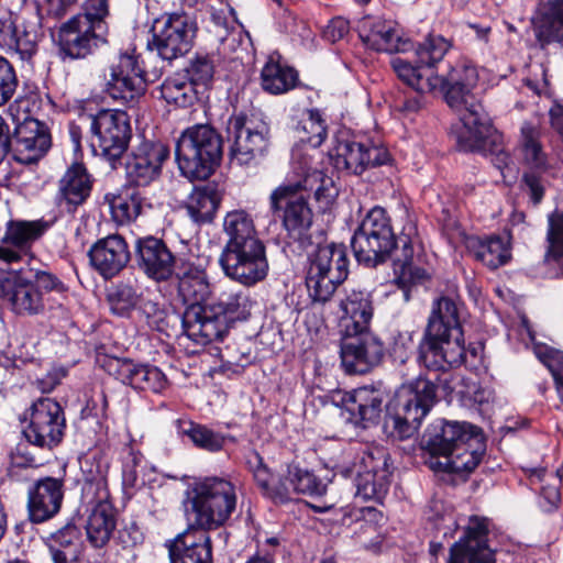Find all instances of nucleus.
Returning a JSON list of instances; mask_svg holds the SVG:
<instances>
[{
  "label": "nucleus",
  "mask_w": 563,
  "mask_h": 563,
  "mask_svg": "<svg viewBox=\"0 0 563 563\" xmlns=\"http://www.w3.org/2000/svg\"><path fill=\"white\" fill-rule=\"evenodd\" d=\"M330 157L339 170L362 175L366 169L386 165L390 161L386 147L369 140L340 139L330 152Z\"/></svg>",
  "instance_id": "19"
},
{
  "label": "nucleus",
  "mask_w": 563,
  "mask_h": 563,
  "mask_svg": "<svg viewBox=\"0 0 563 563\" xmlns=\"http://www.w3.org/2000/svg\"><path fill=\"white\" fill-rule=\"evenodd\" d=\"M108 468V464L98 462L95 472H86L81 489L82 500L91 506L85 528L87 540L95 549L104 548L117 529V509L110 501Z\"/></svg>",
  "instance_id": "7"
},
{
  "label": "nucleus",
  "mask_w": 563,
  "mask_h": 563,
  "mask_svg": "<svg viewBox=\"0 0 563 563\" xmlns=\"http://www.w3.org/2000/svg\"><path fill=\"white\" fill-rule=\"evenodd\" d=\"M92 147L114 165L129 147L132 128L129 114L118 109H101L90 115Z\"/></svg>",
  "instance_id": "12"
},
{
  "label": "nucleus",
  "mask_w": 563,
  "mask_h": 563,
  "mask_svg": "<svg viewBox=\"0 0 563 563\" xmlns=\"http://www.w3.org/2000/svg\"><path fill=\"white\" fill-rule=\"evenodd\" d=\"M167 387L168 379L166 375L157 366L143 363L136 378L135 390L162 394Z\"/></svg>",
  "instance_id": "62"
},
{
  "label": "nucleus",
  "mask_w": 563,
  "mask_h": 563,
  "mask_svg": "<svg viewBox=\"0 0 563 563\" xmlns=\"http://www.w3.org/2000/svg\"><path fill=\"white\" fill-rule=\"evenodd\" d=\"M453 46V41L440 34H429L416 48L417 63L424 65L428 70L441 62Z\"/></svg>",
  "instance_id": "49"
},
{
  "label": "nucleus",
  "mask_w": 563,
  "mask_h": 563,
  "mask_svg": "<svg viewBox=\"0 0 563 563\" xmlns=\"http://www.w3.org/2000/svg\"><path fill=\"white\" fill-rule=\"evenodd\" d=\"M437 401L438 384L431 377L419 375L386 406L384 431L398 440L410 438Z\"/></svg>",
  "instance_id": "4"
},
{
  "label": "nucleus",
  "mask_w": 563,
  "mask_h": 563,
  "mask_svg": "<svg viewBox=\"0 0 563 563\" xmlns=\"http://www.w3.org/2000/svg\"><path fill=\"white\" fill-rule=\"evenodd\" d=\"M459 123L451 130L455 139L456 147L462 152H479L486 146V140L490 135L493 125L482 104L463 108L457 111Z\"/></svg>",
  "instance_id": "29"
},
{
  "label": "nucleus",
  "mask_w": 563,
  "mask_h": 563,
  "mask_svg": "<svg viewBox=\"0 0 563 563\" xmlns=\"http://www.w3.org/2000/svg\"><path fill=\"white\" fill-rule=\"evenodd\" d=\"M424 449L444 462H431L430 467L444 473L473 472L482 461L486 445L481 429L468 422L439 420L423 435Z\"/></svg>",
  "instance_id": "2"
},
{
  "label": "nucleus",
  "mask_w": 563,
  "mask_h": 563,
  "mask_svg": "<svg viewBox=\"0 0 563 563\" xmlns=\"http://www.w3.org/2000/svg\"><path fill=\"white\" fill-rule=\"evenodd\" d=\"M161 97L177 108H188L198 100V89L185 76L176 74L167 77L161 85Z\"/></svg>",
  "instance_id": "45"
},
{
  "label": "nucleus",
  "mask_w": 563,
  "mask_h": 563,
  "mask_svg": "<svg viewBox=\"0 0 563 563\" xmlns=\"http://www.w3.org/2000/svg\"><path fill=\"white\" fill-rule=\"evenodd\" d=\"M47 229L48 224L44 221H8L0 243V261L12 264L27 260V267L44 266L31 255V250Z\"/></svg>",
  "instance_id": "20"
},
{
  "label": "nucleus",
  "mask_w": 563,
  "mask_h": 563,
  "mask_svg": "<svg viewBox=\"0 0 563 563\" xmlns=\"http://www.w3.org/2000/svg\"><path fill=\"white\" fill-rule=\"evenodd\" d=\"M175 280L177 299L186 306L181 324L189 338L191 330L201 320L205 305L212 297V285L206 267L190 262H183Z\"/></svg>",
  "instance_id": "13"
},
{
  "label": "nucleus",
  "mask_w": 563,
  "mask_h": 563,
  "mask_svg": "<svg viewBox=\"0 0 563 563\" xmlns=\"http://www.w3.org/2000/svg\"><path fill=\"white\" fill-rule=\"evenodd\" d=\"M391 67L398 78L416 92H432L440 81L438 75L428 70L424 65L417 63V60L412 64L402 57H395L391 59Z\"/></svg>",
  "instance_id": "43"
},
{
  "label": "nucleus",
  "mask_w": 563,
  "mask_h": 563,
  "mask_svg": "<svg viewBox=\"0 0 563 563\" xmlns=\"http://www.w3.org/2000/svg\"><path fill=\"white\" fill-rule=\"evenodd\" d=\"M135 310L139 320L144 322L151 330L166 332L168 328V311L166 306L157 298L142 295Z\"/></svg>",
  "instance_id": "53"
},
{
  "label": "nucleus",
  "mask_w": 563,
  "mask_h": 563,
  "mask_svg": "<svg viewBox=\"0 0 563 563\" xmlns=\"http://www.w3.org/2000/svg\"><path fill=\"white\" fill-rule=\"evenodd\" d=\"M236 488L230 479L205 477L194 487L192 525L207 531L216 530L228 522L236 509Z\"/></svg>",
  "instance_id": "8"
},
{
  "label": "nucleus",
  "mask_w": 563,
  "mask_h": 563,
  "mask_svg": "<svg viewBox=\"0 0 563 563\" xmlns=\"http://www.w3.org/2000/svg\"><path fill=\"white\" fill-rule=\"evenodd\" d=\"M386 351L382 339L369 329L345 334L341 344V363L347 374H367L382 364Z\"/></svg>",
  "instance_id": "21"
},
{
  "label": "nucleus",
  "mask_w": 563,
  "mask_h": 563,
  "mask_svg": "<svg viewBox=\"0 0 563 563\" xmlns=\"http://www.w3.org/2000/svg\"><path fill=\"white\" fill-rule=\"evenodd\" d=\"M300 185V191L313 192L316 200L329 207L339 195V189L333 179L322 170H308L301 180L294 183Z\"/></svg>",
  "instance_id": "47"
},
{
  "label": "nucleus",
  "mask_w": 563,
  "mask_h": 563,
  "mask_svg": "<svg viewBox=\"0 0 563 563\" xmlns=\"http://www.w3.org/2000/svg\"><path fill=\"white\" fill-rule=\"evenodd\" d=\"M19 151H26L30 155L26 162L37 161L51 147V134L45 123L36 119H26L14 130Z\"/></svg>",
  "instance_id": "40"
},
{
  "label": "nucleus",
  "mask_w": 563,
  "mask_h": 563,
  "mask_svg": "<svg viewBox=\"0 0 563 563\" xmlns=\"http://www.w3.org/2000/svg\"><path fill=\"white\" fill-rule=\"evenodd\" d=\"M419 242L417 220L407 210L397 236L390 218L382 207L372 208L351 239V247L358 264L373 268L393 260L394 284L409 300L410 288L429 279L426 269L413 263L415 244Z\"/></svg>",
  "instance_id": "1"
},
{
  "label": "nucleus",
  "mask_w": 563,
  "mask_h": 563,
  "mask_svg": "<svg viewBox=\"0 0 563 563\" xmlns=\"http://www.w3.org/2000/svg\"><path fill=\"white\" fill-rule=\"evenodd\" d=\"M245 466L246 470L252 474L255 484L265 496L269 490L274 479L271 468L264 462L262 455L255 450H250L245 454Z\"/></svg>",
  "instance_id": "60"
},
{
  "label": "nucleus",
  "mask_w": 563,
  "mask_h": 563,
  "mask_svg": "<svg viewBox=\"0 0 563 563\" xmlns=\"http://www.w3.org/2000/svg\"><path fill=\"white\" fill-rule=\"evenodd\" d=\"M44 266L22 267L12 272L0 269V299L18 316H40L60 307L54 295H64L67 286Z\"/></svg>",
  "instance_id": "3"
},
{
  "label": "nucleus",
  "mask_w": 563,
  "mask_h": 563,
  "mask_svg": "<svg viewBox=\"0 0 563 563\" xmlns=\"http://www.w3.org/2000/svg\"><path fill=\"white\" fill-rule=\"evenodd\" d=\"M209 531L191 525L186 531L165 542L170 563H213Z\"/></svg>",
  "instance_id": "31"
},
{
  "label": "nucleus",
  "mask_w": 563,
  "mask_h": 563,
  "mask_svg": "<svg viewBox=\"0 0 563 563\" xmlns=\"http://www.w3.org/2000/svg\"><path fill=\"white\" fill-rule=\"evenodd\" d=\"M104 91L114 102L134 108L147 89L146 71L139 55L120 54L117 63L109 66Z\"/></svg>",
  "instance_id": "15"
},
{
  "label": "nucleus",
  "mask_w": 563,
  "mask_h": 563,
  "mask_svg": "<svg viewBox=\"0 0 563 563\" xmlns=\"http://www.w3.org/2000/svg\"><path fill=\"white\" fill-rule=\"evenodd\" d=\"M104 200L109 203L112 219L118 224H129L142 214L146 198L140 188L128 183L117 194H107Z\"/></svg>",
  "instance_id": "38"
},
{
  "label": "nucleus",
  "mask_w": 563,
  "mask_h": 563,
  "mask_svg": "<svg viewBox=\"0 0 563 563\" xmlns=\"http://www.w3.org/2000/svg\"><path fill=\"white\" fill-rule=\"evenodd\" d=\"M549 243L545 252L547 260L558 261L563 257V212L555 219L549 221V230L547 234Z\"/></svg>",
  "instance_id": "64"
},
{
  "label": "nucleus",
  "mask_w": 563,
  "mask_h": 563,
  "mask_svg": "<svg viewBox=\"0 0 563 563\" xmlns=\"http://www.w3.org/2000/svg\"><path fill=\"white\" fill-rule=\"evenodd\" d=\"M180 432L187 435L198 449L217 453L220 452L227 440L234 441L229 434L216 432L209 427L194 421L180 422Z\"/></svg>",
  "instance_id": "46"
},
{
  "label": "nucleus",
  "mask_w": 563,
  "mask_h": 563,
  "mask_svg": "<svg viewBox=\"0 0 563 563\" xmlns=\"http://www.w3.org/2000/svg\"><path fill=\"white\" fill-rule=\"evenodd\" d=\"M214 67V58L212 55L196 53L185 68V76L197 89L199 87L207 88L213 79Z\"/></svg>",
  "instance_id": "56"
},
{
  "label": "nucleus",
  "mask_w": 563,
  "mask_h": 563,
  "mask_svg": "<svg viewBox=\"0 0 563 563\" xmlns=\"http://www.w3.org/2000/svg\"><path fill=\"white\" fill-rule=\"evenodd\" d=\"M223 229L229 238L225 245L263 242L257 236L252 217L245 210L228 212L223 221Z\"/></svg>",
  "instance_id": "44"
},
{
  "label": "nucleus",
  "mask_w": 563,
  "mask_h": 563,
  "mask_svg": "<svg viewBox=\"0 0 563 563\" xmlns=\"http://www.w3.org/2000/svg\"><path fill=\"white\" fill-rule=\"evenodd\" d=\"M89 261L96 272L104 279L118 275L130 261V251L125 240L111 234L98 240L88 252Z\"/></svg>",
  "instance_id": "32"
},
{
  "label": "nucleus",
  "mask_w": 563,
  "mask_h": 563,
  "mask_svg": "<svg viewBox=\"0 0 563 563\" xmlns=\"http://www.w3.org/2000/svg\"><path fill=\"white\" fill-rule=\"evenodd\" d=\"M288 474L289 483L296 494L322 496L327 492V484L307 468L289 465Z\"/></svg>",
  "instance_id": "55"
},
{
  "label": "nucleus",
  "mask_w": 563,
  "mask_h": 563,
  "mask_svg": "<svg viewBox=\"0 0 563 563\" xmlns=\"http://www.w3.org/2000/svg\"><path fill=\"white\" fill-rule=\"evenodd\" d=\"M296 132L302 143L319 147L328 135V126L319 109H308L306 117L297 124Z\"/></svg>",
  "instance_id": "52"
},
{
  "label": "nucleus",
  "mask_w": 563,
  "mask_h": 563,
  "mask_svg": "<svg viewBox=\"0 0 563 563\" xmlns=\"http://www.w3.org/2000/svg\"><path fill=\"white\" fill-rule=\"evenodd\" d=\"M463 302L457 295L448 294L435 298L423 331L464 334L461 323Z\"/></svg>",
  "instance_id": "35"
},
{
  "label": "nucleus",
  "mask_w": 563,
  "mask_h": 563,
  "mask_svg": "<svg viewBox=\"0 0 563 563\" xmlns=\"http://www.w3.org/2000/svg\"><path fill=\"white\" fill-rule=\"evenodd\" d=\"M19 77L12 63L0 55V108L5 106L15 95Z\"/></svg>",
  "instance_id": "63"
},
{
  "label": "nucleus",
  "mask_w": 563,
  "mask_h": 563,
  "mask_svg": "<svg viewBox=\"0 0 563 563\" xmlns=\"http://www.w3.org/2000/svg\"><path fill=\"white\" fill-rule=\"evenodd\" d=\"M298 84L299 74L294 67L269 56L261 70V87L264 91L278 96L295 89Z\"/></svg>",
  "instance_id": "41"
},
{
  "label": "nucleus",
  "mask_w": 563,
  "mask_h": 563,
  "mask_svg": "<svg viewBox=\"0 0 563 563\" xmlns=\"http://www.w3.org/2000/svg\"><path fill=\"white\" fill-rule=\"evenodd\" d=\"M168 157L167 145L143 141L126 156L125 183L140 189L150 186L161 177L163 164Z\"/></svg>",
  "instance_id": "24"
},
{
  "label": "nucleus",
  "mask_w": 563,
  "mask_h": 563,
  "mask_svg": "<svg viewBox=\"0 0 563 563\" xmlns=\"http://www.w3.org/2000/svg\"><path fill=\"white\" fill-rule=\"evenodd\" d=\"M143 295L136 278H126L112 284L107 291V302L111 313L130 318Z\"/></svg>",
  "instance_id": "42"
},
{
  "label": "nucleus",
  "mask_w": 563,
  "mask_h": 563,
  "mask_svg": "<svg viewBox=\"0 0 563 563\" xmlns=\"http://www.w3.org/2000/svg\"><path fill=\"white\" fill-rule=\"evenodd\" d=\"M65 429L66 418L59 402L49 397H41L29 409V424L23 433L30 443L42 449H53L62 442Z\"/></svg>",
  "instance_id": "18"
},
{
  "label": "nucleus",
  "mask_w": 563,
  "mask_h": 563,
  "mask_svg": "<svg viewBox=\"0 0 563 563\" xmlns=\"http://www.w3.org/2000/svg\"><path fill=\"white\" fill-rule=\"evenodd\" d=\"M231 141L230 159L240 166H256L266 155L269 145V128L245 114L232 115L228 122Z\"/></svg>",
  "instance_id": "14"
},
{
  "label": "nucleus",
  "mask_w": 563,
  "mask_h": 563,
  "mask_svg": "<svg viewBox=\"0 0 563 563\" xmlns=\"http://www.w3.org/2000/svg\"><path fill=\"white\" fill-rule=\"evenodd\" d=\"M100 366L110 376L122 384L135 389L136 378L140 375L143 363H139L129 357H118L104 355L99 358Z\"/></svg>",
  "instance_id": "51"
},
{
  "label": "nucleus",
  "mask_w": 563,
  "mask_h": 563,
  "mask_svg": "<svg viewBox=\"0 0 563 563\" xmlns=\"http://www.w3.org/2000/svg\"><path fill=\"white\" fill-rule=\"evenodd\" d=\"M523 143V158L525 162L530 166L529 170H547L548 158L543 152L540 142L534 136L531 129H522Z\"/></svg>",
  "instance_id": "61"
},
{
  "label": "nucleus",
  "mask_w": 563,
  "mask_h": 563,
  "mask_svg": "<svg viewBox=\"0 0 563 563\" xmlns=\"http://www.w3.org/2000/svg\"><path fill=\"white\" fill-rule=\"evenodd\" d=\"M134 252L139 268L150 279L164 283L175 275L177 257L163 239L154 235L137 238Z\"/></svg>",
  "instance_id": "26"
},
{
  "label": "nucleus",
  "mask_w": 563,
  "mask_h": 563,
  "mask_svg": "<svg viewBox=\"0 0 563 563\" xmlns=\"http://www.w3.org/2000/svg\"><path fill=\"white\" fill-rule=\"evenodd\" d=\"M464 334L423 331L417 347V362L432 372H448L466 364Z\"/></svg>",
  "instance_id": "17"
},
{
  "label": "nucleus",
  "mask_w": 563,
  "mask_h": 563,
  "mask_svg": "<svg viewBox=\"0 0 563 563\" xmlns=\"http://www.w3.org/2000/svg\"><path fill=\"white\" fill-rule=\"evenodd\" d=\"M347 276L349 258L344 244L318 245L309 255L306 285L313 302H328Z\"/></svg>",
  "instance_id": "9"
},
{
  "label": "nucleus",
  "mask_w": 563,
  "mask_h": 563,
  "mask_svg": "<svg viewBox=\"0 0 563 563\" xmlns=\"http://www.w3.org/2000/svg\"><path fill=\"white\" fill-rule=\"evenodd\" d=\"M492 521L473 515L464 526L463 536L450 548L446 563H494V551L488 544Z\"/></svg>",
  "instance_id": "23"
},
{
  "label": "nucleus",
  "mask_w": 563,
  "mask_h": 563,
  "mask_svg": "<svg viewBox=\"0 0 563 563\" xmlns=\"http://www.w3.org/2000/svg\"><path fill=\"white\" fill-rule=\"evenodd\" d=\"M252 300L249 292L224 288L205 305L201 320L191 330L189 338L199 344L222 341L236 321L251 316Z\"/></svg>",
  "instance_id": "6"
},
{
  "label": "nucleus",
  "mask_w": 563,
  "mask_h": 563,
  "mask_svg": "<svg viewBox=\"0 0 563 563\" xmlns=\"http://www.w3.org/2000/svg\"><path fill=\"white\" fill-rule=\"evenodd\" d=\"M391 477L385 476V479H379L378 476L373 475H356V497L363 500H373L377 504H383V500L388 494Z\"/></svg>",
  "instance_id": "59"
},
{
  "label": "nucleus",
  "mask_w": 563,
  "mask_h": 563,
  "mask_svg": "<svg viewBox=\"0 0 563 563\" xmlns=\"http://www.w3.org/2000/svg\"><path fill=\"white\" fill-rule=\"evenodd\" d=\"M440 88L444 93L448 106L454 111H462L465 107L482 104L473 93L477 86L478 71L476 66L467 59H459L450 65L445 74L438 75Z\"/></svg>",
  "instance_id": "25"
},
{
  "label": "nucleus",
  "mask_w": 563,
  "mask_h": 563,
  "mask_svg": "<svg viewBox=\"0 0 563 563\" xmlns=\"http://www.w3.org/2000/svg\"><path fill=\"white\" fill-rule=\"evenodd\" d=\"M95 184L93 176L82 162L67 166L57 184L56 205L68 213H75L90 198Z\"/></svg>",
  "instance_id": "30"
},
{
  "label": "nucleus",
  "mask_w": 563,
  "mask_h": 563,
  "mask_svg": "<svg viewBox=\"0 0 563 563\" xmlns=\"http://www.w3.org/2000/svg\"><path fill=\"white\" fill-rule=\"evenodd\" d=\"M81 537L80 528L74 522H67L44 539V544L47 550L80 551Z\"/></svg>",
  "instance_id": "58"
},
{
  "label": "nucleus",
  "mask_w": 563,
  "mask_h": 563,
  "mask_svg": "<svg viewBox=\"0 0 563 563\" xmlns=\"http://www.w3.org/2000/svg\"><path fill=\"white\" fill-rule=\"evenodd\" d=\"M531 22L536 40L541 47L563 43V0L539 3Z\"/></svg>",
  "instance_id": "33"
},
{
  "label": "nucleus",
  "mask_w": 563,
  "mask_h": 563,
  "mask_svg": "<svg viewBox=\"0 0 563 563\" xmlns=\"http://www.w3.org/2000/svg\"><path fill=\"white\" fill-rule=\"evenodd\" d=\"M222 154V136L209 124L187 128L175 148L178 168L190 180L208 179L220 165Z\"/></svg>",
  "instance_id": "5"
},
{
  "label": "nucleus",
  "mask_w": 563,
  "mask_h": 563,
  "mask_svg": "<svg viewBox=\"0 0 563 563\" xmlns=\"http://www.w3.org/2000/svg\"><path fill=\"white\" fill-rule=\"evenodd\" d=\"M269 207L274 214L282 218L290 240L302 250L312 245L310 229L313 212L307 197L300 191V185L288 183L278 186L269 196Z\"/></svg>",
  "instance_id": "10"
},
{
  "label": "nucleus",
  "mask_w": 563,
  "mask_h": 563,
  "mask_svg": "<svg viewBox=\"0 0 563 563\" xmlns=\"http://www.w3.org/2000/svg\"><path fill=\"white\" fill-rule=\"evenodd\" d=\"M108 43V34L73 15L57 32L58 54L63 60L85 59Z\"/></svg>",
  "instance_id": "22"
},
{
  "label": "nucleus",
  "mask_w": 563,
  "mask_h": 563,
  "mask_svg": "<svg viewBox=\"0 0 563 563\" xmlns=\"http://www.w3.org/2000/svg\"><path fill=\"white\" fill-rule=\"evenodd\" d=\"M22 62V67H34V58L38 52V34L35 30L19 29L14 37L8 43Z\"/></svg>",
  "instance_id": "57"
},
{
  "label": "nucleus",
  "mask_w": 563,
  "mask_h": 563,
  "mask_svg": "<svg viewBox=\"0 0 563 563\" xmlns=\"http://www.w3.org/2000/svg\"><path fill=\"white\" fill-rule=\"evenodd\" d=\"M197 31V23L188 13H164L153 22L147 47L161 58L172 62L191 51Z\"/></svg>",
  "instance_id": "11"
},
{
  "label": "nucleus",
  "mask_w": 563,
  "mask_h": 563,
  "mask_svg": "<svg viewBox=\"0 0 563 563\" xmlns=\"http://www.w3.org/2000/svg\"><path fill=\"white\" fill-rule=\"evenodd\" d=\"M341 325L344 334H355L369 329L374 307L369 292L352 290L340 300Z\"/></svg>",
  "instance_id": "34"
},
{
  "label": "nucleus",
  "mask_w": 563,
  "mask_h": 563,
  "mask_svg": "<svg viewBox=\"0 0 563 563\" xmlns=\"http://www.w3.org/2000/svg\"><path fill=\"white\" fill-rule=\"evenodd\" d=\"M117 0H82L80 11L75 16L109 34V20Z\"/></svg>",
  "instance_id": "50"
},
{
  "label": "nucleus",
  "mask_w": 563,
  "mask_h": 563,
  "mask_svg": "<svg viewBox=\"0 0 563 563\" xmlns=\"http://www.w3.org/2000/svg\"><path fill=\"white\" fill-rule=\"evenodd\" d=\"M358 34L362 42L374 51L395 53L405 49V43L400 42L390 21L365 16L358 24Z\"/></svg>",
  "instance_id": "36"
},
{
  "label": "nucleus",
  "mask_w": 563,
  "mask_h": 563,
  "mask_svg": "<svg viewBox=\"0 0 563 563\" xmlns=\"http://www.w3.org/2000/svg\"><path fill=\"white\" fill-rule=\"evenodd\" d=\"M466 247L478 262L490 269L507 264L511 257L509 241L499 235L470 236Z\"/></svg>",
  "instance_id": "39"
},
{
  "label": "nucleus",
  "mask_w": 563,
  "mask_h": 563,
  "mask_svg": "<svg viewBox=\"0 0 563 563\" xmlns=\"http://www.w3.org/2000/svg\"><path fill=\"white\" fill-rule=\"evenodd\" d=\"M386 398L387 393L382 384L354 389L343 398L346 420L363 429L378 423Z\"/></svg>",
  "instance_id": "28"
},
{
  "label": "nucleus",
  "mask_w": 563,
  "mask_h": 563,
  "mask_svg": "<svg viewBox=\"0 0 563 563\" xmlns=\"http://www.w3.org/2000/svg\"><path fill=\"white\" fill-rule=\"evenodd\" d=\"M222 190L216 183L195 186L188 196L185 209L196 224L211 223L222 200Z\"/></svg>",
  "instance_id": "37"
},
{
  "label": "nucleus",
  "mask_w": 563,
  "mask_h": 563,
  "mask_svg": "<svg viewBox=\"0 0 563 563\" xmlns=\"http://www.w3.org/2000/svg\"><path fill=\"white\" fill-rule=\"evenodd\" d=\"M373 475L385 479V476H393L390 455L386 448L375 445L366 448L360 457L356 475Z\"/></svg>",
  "instance_id": "48"
},
{
  "label": "nucleus",
  "mask_w": 563,
  "mask_h": 563,
  "mask_svg": "<svg viewBox=\"0 0 563 563\" xmlns=\"http://www.w3.org/2000/svg\"><path fill=\"white\" fill-rule=\"evenodd\" d=\"M533 353L551 373L558 396L563 404V351L543 343H536Z\"/></svg>",
  "instance_id": "54"
},
{
  "label": "nucleus",
  "mask_w": 563,
  "mask_h": 563,
  "mask_svg": "<svg viewBox=\"0 0 563 563\" xmlns=\"http://www.w3.org/2000/svg\"><path fill=\"white\" fill-rule=\"evenodd\" d=\"M65 482L63 478L44 476L27 488V516L32 523L40 525L53 519L63 505Z\"/></svg>",
  "instance_id": "27"
},
{
  "label": "nucleus",
  "mask_w": 563,
  "mask_h": 563,
  "mask_svg": "<svg viewBox=\"0 0 563 563\" xmlns=\"http://www.w3.org/2000/svg\"><path fill=\"white\" fill-rule=\"evenodd\" d=\"M219 264L227 277L246 287L264 280L268 274L263 242L224 245Z\"/></svg>",
  "instance_id": "16"
}]
</instances>
